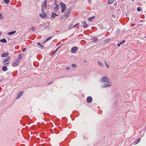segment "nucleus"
Wrapping results in <instances>:
<instances>
[{"label":"nucleus","mask_w":146,"mask_h":146,"mask_svg":"<svg viewBox=\"0 0 146 146\" xmlns=\"http://www.w3.org/2000/svg\"><path fill=\"white\" fill-rule=\"evenodd\" d=\"M20 62V60L19 59H16L11 64L13 67H16L18 66V64Z\"/></svg>","instance_id":"obj_1"},{"label":"nucleus","mask_w":146,"mask_h":146,"mask_svg":"<svg viewBox=\"0 0 146 146\" xmlns=\"http://www.w3.org/2000/svg\"><path fill=\"white\" fill-rule=\"evenodd\" d=\"M59 4L62 9L61 12L62 13H63L64 11L66 9V5L62 2H60Z\"/></svg>","instance_id":"obj_2"},{"label":"nucleus","mask_w":146,"mask_h":146,"mask_svg":"<svg viewBox=\"0 0 146 146\" xmlns=\"http://www.w3.org/2000/svg\"><path fill=\"white\" fill-rule=\"evenodd\" d=\"M71 8H70L68 9L65 12L64 16V17L66 18V19H67L69 17L70 12H71Z\"/></svg>","instance_id":"obj_3"},{"label":"nucleus","mask_w":146,"mask_h":146,"mask_svg":"<svg viewBox=\"0 0 146 146\" xmlns=\"http://www.w3.org/2000/svg\"><path fill=\"white\" fill-rule=\"evenodd\" d=\"M47 1L46 0H45L43 3L42 5L41 9L42 11H43L44 10V9H46Z\"/></svg>","instance_id":"obj_4"},{"label":"nucleus","mask_w":146,"mask_h":146,"mask_svg":"<svg viewBox=\"0 0 146 146\" xmlns=\"http://www.w3.org/2000/svg\"><path fill=\"white\" fill-rule=\"evenodd\" d=\"M110 81V79L108 76H105L102 78L100 80V82H107Z\"/></svg>","instance_id":"obj_5"},{"label":"nucleus","mask_w":146,"mask_h":146,"mask_svg":"<svg viewBox=\"0 0 146 146\" xmlns=\"http://www.w3.org/2000/svg\"><path fill=\"white\" fill-rule=\"evenodd\" d=\"M107 82V83L102 85V88H104L107 87H110L111 86V83L109 81Z\"/></svg>","instance_id":"obj_6"},{"label":"nucleus","mask_w":146,"mask_h":146,"mask_svg":"<svg viewBox=\"0 0 146 146\" xmlns=\"http://www.w3.org/2000/svg\"><path fill=\"white\" fill-rule=\"evenodd\" d=\"M78 50L77 47L76 46H75L72 48L71 49V51L72 52L74 53L77 51Z\"/></svg>","instance_id":"obj_7"},{"label":"nucleus","mask_w":146,"mask_h":146,"mask_svg":"<svg viewBox=\"0 0 146 146\" xmlns=\"http://www.w3.org/2000/svg\"><path fill=\"white\" fill-rule=\"evenodd\" d=\"M39 16L42 19H44L47 17L46 14L45 13H43L42 14H40Z\"/></svg>","instance_id":"obj_8"},{"label":"nucleus","mask_w":146,"mask_h":146,"mask_svg":"<svg viewBox=\"0 0 146 146\" xmlns=\"http://www.w3.org/2000/svg\"><path fill=\"white\" fill-rule=\"evenodd\" d=\"M92 98L90 96H88L87 98V102L88 103H90L92 101Z\"/></svg>","instance_id":"obj_9"},{"label":"nucleus","mask_w":146,"mask_h":146,"mask_svg":"<svg viewBox=\"0 0 146 146\" xmlns=\"http://www.w3.org/2000/svg\"><path fill=\"white\" fill-rule=\"evenodd\" d=\"M9 55V53H3L1 55V57H6L7 56Z\"/></svg>","instance_id":"obj_10"},{"label":"nucleus","mask_w":146,"mask_h":146,"mask_svg":"<svg viewBox=\"0 0 146 146\" xmlns=\"http://www.w3.org/2000/svg\"><path fill=\"white\" fill-rule=\"evenodd\" d=\"M56 16H58V15L54 13H52L51 15V18L54 19L55 18Z\"/></svg>","instance_id":"obj_11"},{"label":"nucleus","mask_w":146,"mask_h":146,"mask_svg":"<svg viewBox=\"0 0 146 146\" xmlns=\"http://www.w3.org/2000/svg\"><path fill=\"white\" fill-rule=\"evenodd\" d=\"M16 31H12L10 32H8L7 34L9 35H12L15 34L16 33Z\"/></svg>","instance_id":"obj_12"},{"label":"nucleus","mask_w":146,"mask_h":146,"mask_svg":"<svg viewBox=\"0 0 146 146\" xmlns=\"http://www.w3.org/2000/svg\"><path fill=\"white\" fill-rule=\"evenodd\" d=\"M23 93V91H22L19 93L17 95V98H19Z\"/></svg>","instance_id":"obj_13"},{"label":"nucleus","mask_w":146,"mask_h":146,"mask_svg":"<svg viewBox=\"0 0 146 146\" xmlns=\"http://www.w3.org/2000/svg\"><path fill=\"white\" fill-rule=\"evenodd\" d=\"M59 6L57 4H56L55 6L54 7V9L55 10H57L59 8Z\"/></svg>","instance_id":"obj_14"},{"label":"nucleus","mask_w":146,"mask_h":146,"mask_svg":"<svg viewBox=\"0 0 146 146\" xmlns=\"http://www.w3.org/2000/svg\"><path fill=\"white\" fill-rule=\"evenodd\" d=\"M10 57H8L7 58H5L4 60L3 61V62L4 63L10 60Z\"/></svg>","instance_id":"obj_15"},{"label":"nucleus","mask_w":146,"mask_h":146,"mask_svg":"<svg viewBox=\"0 0 146 146\" xmlns=\"http://www.w3.org/2000/svg\"><path fill=\"white\" fill-rule=\"evenodd\" d=\"M2 69L3 71H5L7 70L8 69H7V67H6V66H4L2 67Z\"/></svg>","instance_id":"obj_16"},{"label":"nucleus","mask_w":146,"mask_h":146,"mask_svg":"<svg viewBox=\"0 0 146 146\" xmlns=\"http://www.w3.org/2000/svg\"><path fill=\"white\" fill-rule=\"evenodd\" d=\"M83 24L84 25L83 26V27L84 28H87L88 27V25L85 21H84L83 22Z\"/></svg>","instance_id":"obj_17"},{"label":"nucleus","mask_w":146,"mask_h":146,"mask_svg":"<svg viewBox=\"0 0 146 146\" xmlns=\"http://www.w3.org/2000/svg\"><path fill=\"white\" fill-rule=\"evenodd\" d=\"M0 42L2 43H6L7 42V40L5 38L3 39L0 40Z\"/></svg>","instance_id":"obj_18"},{"label":"nucleus","mask_w":146,"mask_h":146,"mask_svg":"<svg viewBox=\"0 0 146 146\" xmlns=\"http://www.w3.org/2000/svg\"><path fill=\"white\" fill-rule=\"evenodd\" d=\"M94 18L95 17L93 16L91 17H90L89 18L88 20L89 21L91 22Z\"/></svg>","instance_id":"obj_19"},{"label":"nucleus","mask_w":146,"mask_h":146,"mask_svg":"<svg viewBox=\"0 0 146 146\" xmlns=\"http://www.w3.org/2000/svg\"><path fill=\"white\" fill-rule=\"evenodd\" d=\"M97 64L100 67H103V66L102 63L99 61L97 62Z\"/></svg>","instance_id":"obj_20"},{"label":"nucleus","mask_w":146,"mask_h":146,"mask_svg":"<svg viewBox=\"0 0 146 146\" xmlns=\"http://www.w3.org/2000/svg\"><path fill=\"white\" fill-rule=\"evenodd\" d=\"M52 36H51L50 37H49L47 38L45 41L44 42H47L49 40H50L52 38Z\"/></svg>","instance_id":"obj_21"},{"label":"nucleus","mask_w":146,"mask_h":146,"mask_svg":"<svg viewBox=\"0 0 146 146\" xmlns=\"http://www.w3.org/2000/svg\"><path fill=\"white\" fill-rule=\"evenodd\" d=\"M141 138H139L134 142V143L136 144L138 143L140 141Z\"/></svg>","instance_id":"obj_22"},{"label":"nucleus","mask_w":146,"mask_h":146,"mask_svg":"<svg viewBox=\"0 0 146 146\" xmlns=\"http://www.w3.org/2000/svg\"><path fill=\"white\" fill-rule=\"evenodd\" d=\"M23 58V55L22 54H20L18 56V57L17 58V59H21L22 58Z\"/></svg>","instance_id":"obj_23"},{"label":"nucleus","mask_w":146,"mask_h":146,"mask_svg":"<svg viewBox=\"0 0 146 146\" xmlns=\"http://www.w3.org/2000/svg\"><path fill=\"white\" fill-rule=\"evenodd\" d=\"M114 0H108V3L109 4H111L113 2Z\"/></svg>","instance_id":"obj_24"},{"label":"nucleus","mask_w":146,"mask_h":146,"mask_svg":"<svg viewBox=\"0 0 146 146\" xmlns=\"http://www.w3.org/2000/svg\"><path fill=\"white\" fill-rule=\"evenodd\" d=\"M30 28L31 31H35L36 30L35 27L33 26H32Z\"/></svg>","instance_id":"obj_25"},{"label":"nucleus","mask_w":146,"mask_h":146,"mask_svg":"<svg viewBox=\"0 0 146 146\" xmlns=\"http://www.w3.org/2000/svg\"><path fill=\"white\" fill-rule=\"evenodd\" d=\"M125 42V40H123L121 42L119 43V44H117V45L118 46H119L121 44Z\"/></svg>","instance_id":"obj_26"},{"label":"nucleus","mask_w":146,"mask_h":146,"mask_svg":"<svg viewBox=\"0 0 146 146\" xmlns=\"http://www.w3.org/2000/svg\"><path fill=\"white\" fill-rule=\"evenodd\" d=\"M92 41L94 42H95L96 41L98 40V39L97 38L95 37L92 39Z\"/></svg>","instance_id":"obj_27"},{"label":"nucleus","mask_w":146,"mask_h":146,"mask_svg":"<svg viewBox=\"0 0 146 146\" xmlns=\"http://www.w3.org/2000/svg\"><path fill=\"white\" fill-rule=\"evenodd\" d=\"M141 10H142V9L141 8V7H138L137 8V10L138 11H139V12L140 11H141Z\"/></svg>","instance_id":"obj_28"},{"label":"nucleus","mask_w":146,"mask_h":146,"mask_svg":"<svg viewBox=\"0 0 146 146\" xmlns=\"http://www.w3.org/2000/svg\"><path fill=\"white\" fill-rule=\"evenodd\" d=\"M4 17L3 16L2 14L0 13V19H4Z\"/></svg>","instance_id":"obj_29"},{"label":"nucleus","mask_w":146,"mask_h":146,"mask_svg":"<svg viewBox=\"0 0 146 146\" xmlns=\"http://www.w3.org/2000/svg\"><path fill=\"white\" fill-rule=\"evenodd\" d=\"M37 45L40 46L42 48H44L43 46L40 43L38 42L37 43Z\"/></svg>","instance_id":"obj_30"},{"label":"nucleus","mask_w":146,"mask_h":146,"mask_svg":"<svg viewBox=\"0 0 146 146\" xmlns=\"http://www.w3.org/2000/svg\"><path fill=\"white\" fill-rule=\"evenodd\" d=\"M5 3H9L10 2V0H3Z\"/></svg>","instance_id":"obj_31"},{"label":"nucleus","mask_w":146,"mask_h":146,"mask_svg":"<svg viewBox=\"0 0 146 146\" xmlns=\"http://www.w3.org/2000/svg\"><path fill=\"white\" fill-rule=\"evenodd\" d=\"M72 67H73V68H76V64H72Z\"/></svg>","instance_id":"obj_32"},{"label":"nucleus","mask_w":146,"mask_h":146,"mask_svg":"<svg viewBox=\"0 0 146 146\" xmlns=\"http://www.w3.org/2000/svg\"><path fill=\"white\" fill-rule=\"evenodd\" d=\"M105 63L106 65V66L108 68H109V66L108 65L107 63V62L106 61L105 62Z\"/></svg>","instance_id":"obj_33"},{"label":"nucleus","mask_w":146,"mask_h":146,"mask_svg":"<svg viewBox=\"0 0 146 146\" xmlns=\"http://www.w3.org/2000/svg\"><path fill=\"white\" fill-rule=\"evenodd\" d=\"M9 64L10 63L9 62H7V63H5L4 64L5 65L8 66L9 65Z\"/></svg>","instance_id":"obj_34"},{"label":"nucleus","mask_w":146,"mask_h":146,"mask_svg":"<svg viewBox=\"0 0 146 146\" xmlns=\"http://www.w3.org/2000/svg\"><path fill=\"white\" fill-rule=\"evenodd\" d=\"M79 23H77L73 27V28H74L75 27H76V26H77V25H79Z\"/></svg>","instance_id":"obj_35"},{"label":"nucleus","mask_w":146,"mask_h":146,"mask_svg":"<svg viewBox=\"0 0 146 146\" xmlns=\"http://www.w3.org/2000/svg\"><path fill=\"white\" fill-rule=\"evenodd\" d=\"M3 80V77L2 76H0V82H1Z\"/></svg>","instance_id":"obj_36"},{"label":"nucleus","mask_w":146,"mask_h":146,"mask_svg":"<svg viewBox=\"0 0 146 146\" xmlns=\"http://www.w3.org/2000/svg\"><path fill=\"white\" fill-rule=\"evenodd\" d=\"M59 48V47H58V48H57L56 49V50L54 51V53H55V52H56L57 51V50H58V49Z\"/></svg>","instance_id":"obj_37"},{"label":"nucleus","mask_w":146,"mask_h":146,"mask_svg":"<svg viewBox=\"0 0 146 146\" xmlns=\"http://www.w3.org/2000/svg\"><path fill=\"white\" fill-rule=\"evenodd\" d=\"M89 3H90L91 0H88Z\"/></svg>","instance_id":"obj_38"},{"label":"nucleus","mask_w":146,"mask_h":146,"mask_svg":"<svg viewBox=\"0 0 146 146\" xmlns=\"http://www.w3.org/2000/svg\"><path fill=\"white\" fill-rule=\"evenodd\" d=\"M26 49V48H24L23 49V52H25V50Z\"/></svg>","instance_id":"obj_39"},{"label":"nucleus","mask_w":146,"mask_h":146,"mask_svg":"<svg viewBox=\"0 0 146 146\" xmlns=\"http://www.w3.org/2000/svg\"><path fill=\"white\" fill-rule=\"evenodd\" d=\"M66 69L67 70H68L70 69V68L69 67H67Z\"/></svg>","instance_id":"obj_40"},{"label":"nucleus","mask_w":146,"mask_h":146,"mask_svg":"<svg viewBox=\"0 0 146 146\" xmlns=\"http://www.w3.org/2000/svg\"><path fill=\"white\" fill-rule=\"evenodd\" d=\"M48 28V26H46L45 28L46 29V28Z\"/></svg>","instance_id":"obj_41"},{"label":"nucleus","mask_w":146,"mask_h":146,"mask_svg":"<svg viewBox=\"0 0 146 146\" xmlns=\"http://www.w3.org/2000/svg\"><path fill=\"white\" fill-rule=\"evenodd\" d=\"M2 35L1 33L0 32V35Z\"/></svg>","instance_id":"obj_42"},{"label":"nucleus","mask_w":146,"mask_h":146,"mask_svg":"<svg viewBox=\"0 0 146 146\" xmlns=\"http://www.w3.org/2000/svg\"><path fill=\"white\" fill-rule=\"evenodd\" d=\"M131 1H133V2L134 1V0H131Z\"/></svg>","instance_id":"obj_43"},{"label":"nucleus","mask_w":146,"mask_h":146,"mask_svg":"<svg viewBox=\"0 0 146 146\" xmlns=\"http://www.w3.org/2000/svg\"><path fill=\"white\" fill-rule=\"evenodd\" d=\"M86 60H84V62H86Z\"/></svg>","instance_id":"obj_44"},{"label":"nucleus","mask_w":146,"mask_h":146,"mask_svg":"<svg viewBox=\"0 0 146 146\" xmlns=\"http://www.w3.org/2000/svg\"><path fill=\"white\" fill-rule=\"evenodd\" d=\"M144 37L145 38H146V36H144Z\"/></svg>","instance_id":"obj_45"},{"label":"nucleus","mask_w":146,"mask_h":146,"mask_svg":"<svg viewBox=\"0 0 146 146\" xmlns=\"http://www.w3.org/2000/svg\"><path fill=\"white\" fill-rule=\"evenodd\" d=\"M113 16H114V15H112V17H113Z\"/></svg>","instance_id":"obj_46"}]
</instances>
